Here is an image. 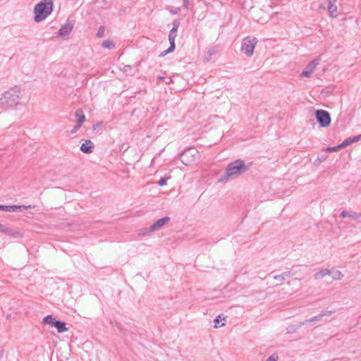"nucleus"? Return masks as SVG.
Segmentation results:
<instances>
[{
	"label": "nucleus",
	"instance_id": "obj_29",
	"mask_svg": "<svg viewBox=\"0 0 361 361\" xmlns=\"http://www.w3.org/2000/svg\"><path fill=\"white\" fill-rule=\"evenodd\" d=\"M104 27L99 28V31L97 32V35L99 37H102L104 35Z\"/></svg>",
	"mask_w": 361,
	"mask_h": 361
},
{
	"label": "nucleus",
	"instance_id": "obj_8",
	"mask_svg": "<svg viewBox=\"0 0 361 361\" xmlns=\"http://www.w3.org/2000/svg\"><path fill=\"white\" fill-rule=\"evenodd\" d=\"M332 313H333V311H331V310L322 311L319 314H318L317 315L312 317L311 319H306V320H305L303 322H301L300 323V325L302 326V325H305V324H307L310 323V322H317V321L320 320L323 317L329 316Z\"/></svg>",
	"mask_w": 361,
	"mask_h": 361
},
{
	"label": "nucleus",
	"instance_id": "obj_24",
	"mask_svg": "<svg viewBox=\"0 0 361 361\" xmlns=\"http://www.w3.org/2000/svg\"><path fill=\"white\" fill-rule=\"evenodd\" d=\"M281 275L283 277L284 280H286V279L291 276V273L290 271H288L282 273Z\"/></svg>",
	"mask_w": 361,
	"mask_h": 361
},
{
	"label": "nucleus",
	"instance_id": "obj_13",
	"mask_svg": "<svg viewBox=\"0 0 361 361\" xmlns=\"http://www.w3.org/2000/svg\"><path fill=\"white\" fill-rule=\"evenodd\" d=\"M75 116L77 119L78 128H80L81 125L85 120V116L84 115L83 111L80 109H78L75 111Z\"/></svg>",
	"mask_w": 361,
	"mask_h": 361
},
{
	"label": "nucleus",
	"instance_id": "obj_4",
	"mask_svg": "<svg viewBox=\"0 0 361 361\" xmlns=\"http://www.w3.org/2000/svg\"><path fill=\"white\" fill-rule=\"evenodd\" d=\"M257 42V39L255 37H247L244 39L241 47L242 51L248 56H252Z\"/></svg>",
	"mask_w": 361,
	"mask_h": 361
},
{
	"label": "nucleus",
	"instance_id": "obj_3",
	"mask_svg": "<svg viewBox=\"0 0 361 361\" xmlns=\"http://www.w3.org/2000/svg\"><path fill=\"white\" fill-rule=\"evenodd\" d=\"M247 169V167L244 164L243 161L236 160L228 165L226 169V174L228 176L237 175L241 171H245Z\"/></svg>",
	"mask_w": 361,
	"mask_h": 361
},
{
	"label": "nucleus",
	"instance_id": "obj_22",
	"mask_svg": "<svg viewBox=\"0 0 361 361\" xmlns=\"http://www.w3.org/2000/svg\"><path fill=\"white\" fill-rule=\"evenodd\" d=\"M102 46L105 48H111L114 47V44L110 41H105L102 43Z\"/></svg>",
	"mask_w": 361,
	"mask_h": 361
},
{
	"label": "nucleus",
	"instance_id": "obj_30",
	"mask_svg": "<svg viewBox=\"0 0 361 361\" xmlns=\"http://www.w3.org/2000/svg\"><path fill=\"white\" fill-rule=\"evenodd\" d=\"M79 128H78V125L71 130V133H75Z\"/></svg>",
	"mask_w": 361,
	"mask_h": 361
},
{
	"label": "nucleus",
	"instance_id": "obj_26",
	"mask_svg": "<svg viewBox=\"0 0 361 361\" xmlns=\"http://www.w3.org/2000/svg\"><path fill=\"white\" fill-rule=\"evenodd\" d=\"M274 279L281 282L285 281L281 274L274 276Z\"/></svg>",
	"mask_w": 361,
	"mask_h": 361
},
{
	"label": "nucleus",
	"instance_id": "obj_25",
	"mask_svg": "<svg viewBox=\"0 0 361 361\" xmlns=\"http://www.w3.org/2000/svg\"><path fill=\"white\" fill-rule=\"evenodd\" d=\"M342 148L341 147H340V145L336 146V147H329L327 148V150L328 151H331V152H336L337 151L338 149Z\"/></svg>",
	"mask_w": 361,
	"mask_h": 361
},
{
	"label": "nucleus",
	"instance_id": "obj_16",
	"mask_svg": "<svg viewBox=\"0 0 361 361\" xmlns=\"http://www.w3.org/2000/svg\"><path fill=\"white\" fill-rule=\"evenodd\" d=\"M361 139V135L353 137H349L345 140L341 145L340 147H345L352 143H354Z\"/></svg>",
	"mask_w": 361,
	"mask_h": 361
},
{
	"label": "nucleus",
	"instance_id": "obj_15",
	"mask_svg": "<svg viewBox=\"0 0 361 361\" xmlns=\"http://www.w3.org/2000/svg\"><path fill=\"white\" fill-rule=\"evenodd\" d=\"M73 30V25L70 23H67L62 26L59 30V35L61 36L68 35Z\"/></svg>",
	"mask_w": 361,
	"mask_h": 361
},
{
	"label": "nucleus",
	"instance_id": "obj_17",
	"mask_svg": "<svg viewBox=\"0 0 361 361\" xmlns=\"http://www.w3.org/2000/svg\"><path fill=\"white\" fill-rule=\"evenodd\" d=\"M330 275L334 280H341L343 277V274L339 271L334 268L329 269Z\"/></svg>",
	"mask_w": 361,
	"mask_h": 361
},
{
	"label": "nucleus",
	"instance_id": "obj_6",
	"mask_svg": "<svg viewBox=\"0 0 361 361\" xmlns=\"http://www.w3.org/2000/svg\"><path fill=\"white\" fill-rule=\"evenodd\" d=\"M32 206H20V205H1L0 204V210L5 211L7 212H22L23 210L31 209Z\"/></svg>",
	"mask_w": 361,
	"mask_h": 361
},
{
	"label": "nucleus",
	"instance_id": "obj_23",
	"mask_svg": "<svg viewBox=\"0 0 361 361\" xmlns=\"http://www.w3.org/2000/svg\"><path fill=\"white\" fill-rule=\"evenodd\" d=\"M278 358L279 356L276 354H272L267 358V361H277Z\"/></svg>",
	"mask_w": 361,
	"mask_h": 361
},
{
	"label": "nucleus",
	"instance_id": "obj_27",
	"mask_svg": "<svg viewBox=\"0 0 361 361\" xmlns=\"http://www.w3.org/2000/svg\"><path fill=\"white\" fill-rule=\"evenodd\" d=\"M159 185H161V186H163V185H166V178H161L159 180Z\"/></svg>",
	"mask_w": 361,
	"mask_h": 361
},
{
	"label": "nucleus",
	"instance_id": "obj_31",
	"mask_svg": "<svg viewBox=\"0 0 361 361\" xmlns=\"http://www.w3.org/2000/svg\"><path fill=\"white\" fill-rule=\"evenodd\" d=\"M4 350L2 348H0V357L3 355Z\"/></svg>",
	"mask_w": 361,
	"mask_h": 361
},
{
	"label": "nucleus",
	"instance_id": "obj_1",
	"mask_svg": "<svg viewBox=\"0 0 361 361\" xmlns=\"http://www.w3.org/2000/svg\"><path fill=\"white\" fill-rule=\"evenodd\" d=\"M53 4L52 2L48 0H44L39 2L35 8V20L40 22L45 19L52 11Z\"/></svg>",
	"mask_w": 361,
	"mask_h": 361
},
{
	"label": "nucleus",
	"instance_id": "obj_14",
	"mask_svg": "<svg viewBox=\"0 0 361 361\" xmlns=\"http://www.w3.org/2000/svg\"><path fill=\"white\" fill-rule=\"evenodd\" d=\"M327 275H330L329 269H322L314 274V278L316 280H319Z\"/></svg>",
	"mask_w": 361,
	"mask_h": 361
},
{
	"label": "nucleus",
	"instance_id": "obj_28",
	"mask_svg": "<svg viewBox=\"0 0 361 361\" xmlns=\"http://www.w3.org/2000/svg\"><path fill=\"white\" fill-rule=\"evenodd\" d=\"M220 319H221V316H220V315H219L218 317H216V319H214V323L216 324H215V326H214V327H215V328H218V327H219V326H217V324H219V323Z\"/></svg>",
	"mask_w": 361,
	"mask_h": 361
},
{
	"label": "nucleus",
	"instance_id": "obj_18",
	"mask_svg": "<svg viewBox=\"0 0 361 361\" xmlns=\"http://www.w3.org/2000/svg\"><path fill=\"white\" fill-rule=\"evenodd\" d=\"M66 322L57 321V322L54 324V327L56 328L59 333H63L68 330V329L66 327Z\"/></svg>",
	"mask_w": 361,
	"mask_h": 361
},
{
	"label": "nucleus",
	"instance_id": "obj_21",
	"mask_svg": "<svg viewBox=\"0 0 361 361\" xmlns=\"http://www.w3.org/2000/svg\"><path fill=\"white\" fill-rule=\"evenodd\" d=\"M169 221H170V218L166 216V217L162 218V219H159V221H157L155 226H163L164 224H169Z\"/></svg>",
	"mask_w": 361,
	"mask_h": 361
},
{
	"label": "nucleus",
	"instance_id": "obj_20",
	"mask_svg": "<svg viewBox=\"0 0 361 361\" xmlns=\"http://www.w3.org/2000/svg\"><path fill=\"white\" fill-rule=\"evenodd\" d=\"M337 0H328L329 5H328V10L331 13L334 14L337 11V7L335 5V3Z\"/></svg>",
	"mask_w": 361,
	"mask_h": 361
},
{
	"label": "nucleus",
	"instance_id": "obj_2",
	"mask_svg": "<svg viewBox=\"0 0 361 361\" xmlns=\"http://www.w3.org/2000/svg\"><path fill=\"white\" fill-rule=\"evenodd\" d=\"M199 152L194 148L185 150L180 156L182 163L186 166L192 165L198 159Z\"/></svg>",
	"mask_w": 361,
	"mask_h": 361
},
{
	"label": "nucleus",
	"instance_id": "obj_19",
	"mask_svg": "<svg viewBox=\"0 0 361 361\" xmlns=\"http://www.w3.org/2000/svg\"><path fill=\"white\" fill-rule=\"evenodd\" d=\"M55 322H57V320L52 315H47L43 319L44 324H50L52 326H54Z\"/></svg>",
	"mask_w": 361,
	"mask_h": 361
},
{
	"label": "nucleus",
	"instance_id": "obj_10",
	"mask_svg": "<svg viewBox=\"0 0 361 361\" xmlns=\"http://www.w3.org/2000/svg\"><path fill=\"white\" fill-rule=\"evenodd\" d=\"M319 64L318 60L312 61L305 69L302 72L301 77L309 78L310 75L314 72L317 66Z\"/></svg>",
	"mask_w": 361,
	"mask_h": 361
},
{
	"label": "nucleus",
	"instance_id": "obj_32",
	"mask_svg": "<svg viewBox=\"0 0 361 361\" xmlns=\"http://www.w3.org/2000/svg\"><path fill=\"white\" fill-rule=\"evenodd\" d=\"M225 325L224 323H222L220 326H224Z\"/></svg>",
	"mask_w": 361,
	"mask_h": 361
},
{
	"label": "nucleus",
	"instance_id": "obj_12",
	"mask_svg": "<svg viewBox=\"0 0 361 361\" xmlns=\"http://www.w3.org/2000/svg\"><path fill=\"white\" fill-rule=\"evenodd\" d=\"M94 145L90 140H87L83 142L80 147V150L86 154H90L92 152Z\"/></svg>",
	"mask_w": 361,
	"mask_h": 361
},
{
	"label": "nucleus",
	"instance_id": "obj_5",
	"mask_svg": "<svg viewBox=\"0 0 361 361\" xmlns=\"http://www.w3.org/2000/svg\"><path fill=\"white\" fill-rule=\"evenodd\" d=\"M317 121L323 127H326L330 124L331 118L329 114L324 110H317L316 112Z\"/></svg>",
	"mask_w": 361,
	"mask_h": 361
},
{
	"label": "nucleus",
	"instance_id": "obj_11",
	"mask_svg": "<svg viewBox=\"0 0 361 361\" xmlns=\"http://www.w3.org/2000/svg\"><path fill=\"white\" fill-rule=\"evenodd\" d=\"M159 227H142L137 231L139 237L149 236Z\"/></svg>",
	"mask_w": 361,
	"mask_h": 361
},
{
	"label": "nucleus",
	"instance_id": "obj_9",
	"mask_svg": "<svg viewBox=\"0 0 361 361\" xmlns=\"http://www.w3.org/2000/svg\"><path fill=\"white\" fill-rule=\"evenodd\" d=\"M1 231L6 235H11L14 238H18L21 236L20 232L17 227H0Z\"/></svg>",
	"mask_w": 361,
	"mask_h": 361
},
{
	"label": "nucleus",
	"instance_id": "obj_7",
	"mask_svg": "<svg viewBox=\"0 0 361 361\" xmlns=\"http://www.w3.org/2000/svg\"><path fill=\"white\" fill-rule=\"evenodd\" d=\"M177 27H173L169 35V40L170 42V47L166 50L162 56H165L168 53L173 51L175 49V38L176 37Z\"/></svg>",
	"mask_w": 361,
	"mask_h": 361
}]
</instances>
